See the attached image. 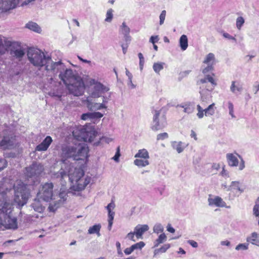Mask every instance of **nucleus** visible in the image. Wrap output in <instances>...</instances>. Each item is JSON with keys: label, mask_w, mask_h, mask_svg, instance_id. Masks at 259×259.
<instances>
[{"label": "nucleus", "mask_w": 259, "mask_h": 259, "mask_svg": "<svg viewBox=\"0 0 259 259\" xmlns=\"http://www.w3.org/2000/svg\"><path fill=\"white\" fill-rule=\"evenodd\" d=\"M7 161L5 159L0 158V171L7 167Z\"/></svg>", "instance_id": "6e6d98bb"}, {"label": "nucleus", "mask_w": 259, "mask_h": 259, "mask_svg": "<svg viewBox=\"0 0 259 259\" xmlns=\"http://www.w3.org/2000/svg\"><path fill=\"white\" fill-rule=\"evenodd\" d=\"M253 91H254V94H256L257 92L259 91V82H255L253 85Z\"/></svg>", "instance_id": "338daca9"}, {"label": "nucleus", "mask_w": 259, "mask_h": 259, "mask_svg": "<svg viewBox=\"0 0 259 259\" xmlns=\"http://www.w3.org/2000/svg\"><path fill=\"white\" fill-rule=\"evenodd\" d=\"M91 83L94 85L93 91L92 93V96L94 98H98L101 95L109 90V88L105 86L102 83L93 79L91 81Z\"/></svg>", "instance_id": "f8f14e48"}, {"label": "nucleus", "mask_w": 259, "mask_h": 259, "mask_svg": "<svg viewBox=\"0 0 259 259\" xmlns=\"http://www.w3.org/2000/svg\"><path fill=\"white\" fill-rule=\"evenodd\" d=\"M245 22L244 19L240 16L238 17L236 19V27L238 30H240L242 26L243 25L244 23Z\"/></svg>", "instance_id": "a18cd8bd"}, {"label": "nucleus", "mask_w": 259, "mask_h": 259, "mask_svg": "<svg viewBox=\"0 0 259 259\" xmlns=\"http://www.w3.org/2000/svg\"><path fill=\"white\" fill-rule=\"evenodd\" d=\"M113 10L112 9H110L108 10L106 13V18L105 19V21L107 22H111L113 19Z\"/></svg>", "instance_id": "de8ad7c7"}, {"label": "nucleus", "mask_w": 259, "mask_h": 259, "mask_svg": "<svg viewBox=\"0 0 259 259\" xmlns=\"http://www.w3.org/2000/svg\"><path fill=\"white\" fill-rule=\"evenodd\" d=\"M201 85L200 87V94L202 103L210 97V93L214 89L217 83L214 78L210 75H205L203 78L200 80Z\"/></svg>", "instance_id": "0eeeda50"}, {"label": "nucleus", "mask_w": 259, "mask_h": 259, "mask_svg": "<svg viewBox=\"0 0 259 259\" xmlns=\"http://www.w3.org/2000/svg\"><path fill=\"white\" fill-rule=\"evenodd\" d=\"M206 66L202 69V73L206 74L213 70L214 65L206 64Z\"/></svg>", "instance_id": "8fccbe9b"}, {"label": "nucleus", "mask_w": 259, "mask_h": 259, "mask_svg": "<svg viewBox=\"0 0 259 259\" xmlns=\"http://www.w3.org/2000/svg\"><path fill=\"white\" fill-rule=\"evenodd\" d=\"M166 240V236L163 233H161L154 241V247H157L160 244L163 243Z\"/></svg>", "instance_id": "58836bf2"}, {"label": "nucleus", "mask_w": 259, "mask_h": 259, "mask_svg": "<svg viewBox=\"0 0 259 259\" xmlns=\"http://www.w3.org/2000/svg\"><path fill=\"white\" fill-rule=\"evenodd\" d=\"M52 142V138L49 136H47L41 143L36 147L35 150L37 151H47Z\"/></svg>", "instance_id": "dca6fc26"}, {"label": "nucleus", "mask_w": 259, "mask_h": 259, "mask_svg": "<svg viewBox=\"0 0 259 259\" xmlns=\"http://www.w3.org/2000/svg\"><path fill=\"white\" fill-rule=\"evenodd\" d=\"M89 152L88 148L84 145L80 144H63L61 149V157L62 161L61 168L66 164L70 165L73 168V165L67 160L68 158H72L74 160H83L87 157Z\"/></svg>", "instance_id": "7ed1b4c3"}, {"label": "nucleus", "mask_w": 259, "mask_h": 259, "mask_svg": "<svg viewBox=\"0 0 259 259\" xmlns=\"http://www.w3.org/2000/svg\"><path fill=\"white\" fill-rule=\"evenodd\" d=\"M61 204L58 201H53L50 203L48 209L50 211L55 212Z\"/></svg>", "instance_id": "ea45409f"}, {"label": "nucleus", "mask_w": 259, "mask_h": 259, "mask_svg": "<svg viewBox=\"0 0 259 259\" xmlns=\"http://www.w3.org/2000/svg\"><path fill=\"white\" fill-rule=\"evenodd\" d=\"M166 16V11L163 10L162 11L160 16H159V24L160 25H162L164 23V20Z\"/></svg>", "instance_id": "864d4df0"}, {"label": "nucleus", "mask_w": 259, "mask_h": 259, "mask_svg": "<svg viewBox=\"0 0 259 259\" xmlns=\"http://www.w3.org/2000/svg\"><path fill=\"white\" fill-rule=\"evenodd\" d=\"M214 104L212 103L209 105L206 108L204 109V115L206 116H211L214 114L215 108Z\"/></svg>", "instance_id": "e433bc0d"}, {"label": "nucleus", "mask_w": 259, "mask_h": 259, "mask_svg": "<svg viewBox=\"0 0 259 259\" xmlns=\"http://www.w3.org/2000/svg\"><path fill=\"white\" fill-rule=\"evenodd\" d=\"M134 163L139 167H143L148 165L149 162L148 159L137 158L134 161Z\"/></svg>", "instance_id": "473e14b6"}, {"label": "nucleus", "mask_w": 259, "mask_h": 259, "mask_svg": "<svg viewBox=\"0 0 259 259\" xmlns=\"http://www.w3.org/2000/svg\"><path fill=\"white\" fill-rule=\"evenodd\" d=\"M179 43L181 50L185 51L188 46L187 36L185 34L182 35L180 37Z\"/></svg>", "instance_id": "2f4dec72"}, {"label": "nucleus", "mask_w": 259, "mask_h": 259, "mask_svg": "<svg viewBox=\"0 0 259 259\" xmlns=\"http://www.w3.org/2000/svg\"><path fill=\"white\" fill-rule=\"evenodd\" d=\"M221 175L224 178H228L229 177V172L224 168H223Z\"/></svg>", "instance_id": "774afa93"}, {"label": "nucleus", "mask_w": 259, "mask_h": 259, "mask_svg": "<svg viewBox=\"0 0 259 259\" xmlns=\"http://www.w3.org/2000/svg\"><path fill=\"white\" fill-rule=\"evenodd\" d=\"M145 244L144 242L140 241L132 245L131 246L134 251L136 249H141L145 246Z\"/></svg>", "instance_id": "09e8293b"}, {"label": "nucleus", "mask_w": 259, "mask_h": 259, "mask_svg": "<svg viewBox=\"0 0 259 259\" xmlns=\"http://www.w3.org/2000/svg\"><path fill=\"white\" fill-rule=\"evenodd\" d=\"M20 0H0V13L6 12L15 8Z\"/></svg>", "instance_id": "ddd939ff"}, {"label": "nucleus", "mask_w": 259, "mask_h": 259, "mask_svg": "<svg viewBox=\"0 0 259 259\" xmlns=\"http://www.w3.org/2000/svg\"><path fill=\"white\" fill-rule=\"evenodd\" d=\"M65 66L61 61L53 62L51 59L50 63H47L45 66V69L48 73H51L54 76L58 73H60L64 70Z\"/></svg>", "instance_id": "9b49d317"}, {"label": "nucleus", "mask_w": 259, "mask_h": 259, "mask_svg": "<svg viewBox=\"0 0 259 259\" xmlns=\"http://www.w3.org/2000/svg\"><path fill=\"white\" fill-rule=\"evenodd\" d=\"M120 156V148L119 147H118L117 148V150L115 155L113 157L112 159L115 160L116 162H118L119 158Z\"/></svg>", "instance_id": "13d9d810"}, {"label": "nucleus", "mask_w": 259, "mask_h": 259, "mask_svg": "<svg viewBox=\"0 0 259 259\" xmlns=\"http://www.w3.org/2000/svg\"><path fill=\"white\" fill-rule=\"evenodd\" d=\"M27 55L30 63L38 68L46 66V64L50 63L51 61V57L50 55L45 54L37 48H29L27 51Z\"/></svg>", "instance_id": "423d86ee"}, {"label": "nucleus", "mask_w": 259, "mask_h": 259, "mask_svg": "<svg viewBox=\"0 0 259 259\" xmlns=\"http://www.w3.org/2000/svg\"><path fill=\"white\" fill-rule=\"evenodd\" d=\"M29 185L24 184L23 182H19L13 188L6 187L3 183H0V187H2V190L5 194V198L8 202H9L12 206L13 194L14 193L13 200L15 203L19 206H22L26 204L30 196V190L28 188ZM13 208V207L12 206Z\"/></svg>", "instance_id": "f03ea898"}, {"label": "nucleus", "mask_w": 259, "mask_h": 259, "mask_svg": "<svg viewBox=\"0 0 259 259\" xmlns=\"http://www.w3.org/2000/svg\"><path fill=\"white\" fill-rule=\"evenodd\" d=\"M231 190H237L241 192L243 191V190L241 189L240 187V183L238 181L232 182L230 186H229L227 191H230Z\"/></svg>", "instance_id": "4c0bfd02"}, {"label": "nucleus", "mask_w": 259, "mask_h": 259, "mask_svg": "<svg viewBox=\"0 0 259 259\" xmlns=\"http://www.w3.org/2000/svg\"><path fill=\"white\" fill-rule=\"evenodd\" d=\"M59 77L66 85L70 94L75 96L83 94L84 90V83L72 69L65 67L64 70L59 74Z\"/></svg>", "instance_id": "20e7f679"}, {"label": "nucleus", "mask_w": 259, "mask_h": 259, "mask_svg": "<svg viewBox=\"0 0 259 259\" xmlns=\"http://www.w3.org/2000/svg\"><path fill=\"white\" fill-rule=\"evenodd\" d=\"M40 199V198H38V197L34 199L33 202L31 204V206L35 211L41 213L45 210V207L41 203Z\"/></svg>", "instance_id": "4be33fe9"}, {"label": "nucleus", "mask_w": 259, "mask_h": 259, "mask_svg": "<svg viewBox=\"0 0 259 259\" xmlns=\"http://www.w3.org/2000/svg\"><path fill=\"white\" fill-rule=\"evenodd\" d=\"M153 232L156 234L162 233L164 231L163 226L159 223H156L153 228Z\"/></svg>", "instance_id": "79ce46f5"}, {"label": "nucleus", "mask_w": 259, "mask_h": 259, "mask_svg": "<svg viewBox=\"0 0 259 259\" xmlns=\"http://www.w3.org/2000/svg\"><path fill=\"white\" fill-rule=\"evenodd\" d=\"M153 117L151 128L153 131H157L164 128L166 125L165 115L161 113V110L153 111Z\"/></svg>", "instance_id": "1a4fd4ad"}, {"label": "nucleus", "mask_w": 259, "mask_h": 259, "mask_svg": "<svg viewBox=\"0 0 259 259\" xmlns=\"http://www.w3.org/2000/svg\"><path fill=\"white\" fill-rule=\"evenodd\" d=\"M25 27L39 33L41 31V28L36 23L32 21H30L26 24Z\"/></svg>", "instance_id": "a878e982"}, {"label": "nucleus", "mask_w": 259, "mask_h": 259, "mask_svg": "<svg viewBox=\"0 0 259 259\" xmlns=\"http://www.w3.org/2000/svg\"><path fill=\"white\" fill-rule=\"evenodd\" d=\"M180 107L184 108V111L188 114L192 113L195 109V104L190 102L181 104Z\"/></svg>", "instance_id": "bb28decb"}, {"label": "nucleus", "mask_w": 259, "mask_h": 259, "mask_svg": "<svg viewBox=\"0 0 259 259\" xmlns=\"http://www.w3.org/2000/svg\"><path fill=\"white\" fill-rule=\"evenodd\" d=\"M101 228L100 224H96L92 227H90L88 230V233L89 234H97L98 236H100V231Z\"/></svg>", "instance_id": "f704fd0d"}, {"label": "nucleus", "mask_w": 259, "mask_h": 259, "mask_svg": "<svg viewBox=\"0 0 259 259\" xmlns=\"http://www.w3.org/2000/svg\"><path fill=\"white\" fill-rule=\"evenodd\" d=\"M135 157L138 158H142L145 159H148L149 158V153L145 149L139 150L138 152L135 154Z\"/></svg>", "instance_id": "7c9ffc66"}, {"label": "nucleus", "mask_w": 259, "mask_h": 259, "mask_svg": "<svg viewBox=\"0 0 259 259\" xmlns=\"http://www.w3.org/2000/svg\"><path fill=\"white\" fill-rule=\"evenodd\" d=\"M228 109L229 111V114L232 118H235V116L234 114V105L231 102H228Z\"/></svg>", "instance_id": "3c124183"}, {"label": "nucleus", "mask_w": 259, "mask_h": 259, "mask_svg": "<svg viewBox=\"0 0 259 259\" xmlns=\"http://www.w3.org/2000/svg\"><path fill=\"white\" fill-rule=\"evenodd\" d=\"M84 171L82 169L74 167L71 168L70 165L64 164L55 176L56 178L61 179L68 177L71 183L74 184L73 190L79 191L84 189L90 182V178L88 177L84 178Z\"/></svg>", "instance_id": "f257e3e1"}, {"label": "nucleus", "mask_w": 259, "mask_h": 259, "mask_svg": "<svg viewBox=\"0 0 259 259\" xmlns=\"http://www.w3.org/2000/svg\"><path fill=\"white\" fill-rule=\"evenodd\" d=\"M92 113V118L93 119H98L101 118L103 115L100 112H95Z\"/></svg>", "instance_id": "052dcab7"}, {"label": "nucleus", "mask_w": 259, "mask_h": 259, "mask_svg": "<svg viewBox=\"0 0 259 259\" xmlns=\"http://www.w3.org/2000/svg\"><path fill=\"white\" fill-rule=\"evenodd\" d=\"M223 35L226 38H228L229 39L233 40H234L235 41H236V38L234 36L231 35L230 34H229L228 33L224 32L223 34Z\"/></svg>", "instance_id": "e2e57ef3"}, {"label": "nucleus", "mask_w": 259, "mask_h": 259, "mask_svg": "<svg viewBox=\"0 0 259 259\" xmlns=\"http://www.w3.org/2000/svg\"><path fill=\"white\" fill-rule=\"evenodd\" d=\"M203 63L204 64L214 65L215 63L214 55L212 53L208 54L205 57Z\"/></svg>", "instance_id": "cd10ccee"}, {"label": "nucleus", "mask_w": 259, "mask_h": 259, "mask_svg": "<svg viewBox=\"0 0 259 259\" xmlns=\"http://www.w3.org/2000/svg\"><path fill=\"white\" fill-rule=\"evenodd\" d=\"M253 214L256 217L259 218V196L255 201V205L253 208Z\"/></svg>", "instance_id": "c03bdc74"}, {"label": "nucleus", "mask_w": 259, "mask_h": 259, "mask_svg": "<svg viewBox=\"0 0 259 259\" xmlns=\"http://www.w3.org/2000/svg\"><path fill=\"white\" fill-rule=\"evenodd\" d=\"M130 28L124 22L122 23L119 28V32L123 35L124 40L127 44H130L132 40V37L130 35Z\"/></svg>", "instance_id": "f3484780"}, {"label": "nucleus", "mask_w": 259, "mask_h": 259, "mask_svg": "<svg viewBox=\"0 0 259 259\" xmlns=\"http://www.w3.org/2000/svg\"><path fill=\"white\" fill-rule=\"evenodd\" d=\"M171 145L172 148L176 150L178 153H181L187 147L188 144L182 142L172 141L171 142Z\"/></svg>", "instance_id": "5701e85b"}, {"label": "nucleus", "mask_w": 259, "mask_h": 259, "mask_svg": "<svg viewBox=\"0 0 259 259\" xmlns=\"http://www.w3.org/2000/svg\"><path fill=\"white\" fill-rule=\"evenodd\" d=\"M115 207V204L113 200L108 204V205L106 207L107 211H108V228L109 230L111 229V227L113 224V221L114 219L115 212L113 211L112 210Z\"/></svg>", "instance_id": "2eb2a0df"}, {"label": "nucleus", "mask_w": 259, "mask_h": 259, "mask_svg": "<svg viewBox=\"0 0 259 259\" xmlns=\"http://www.w3.org/2000/svg\"><path fill=\"white\" fill-rule=\"evenodd\" d=\"M243 90L242 87L238 82L235 81H232L230 87V91L234 94H236L237 92H241Z\"/></svg>", "instance_id": "c756f323"}, {"label": "nucleus", "mask_w": 259, "mask_h": 259, "mask_svg": "<svg viewBox=\"0 0 259 259\" xmlns=\"http://www.w3.org/2000/svg\"><path fill=\"white\" fill-rule=\"evenodd\" d=\"M247 243L259 246V234L256 232H252L250 236L246 238Z\"/></svg>", "instance_id": "b1692460"}, {"label": "nucleus", "mask_w": 259, "mask_h": 259, "mask_svg": "<svg viewBox=\"0 0 259 259\" xmlns=\"http://www.w3.org/2000/svg\"><path fill=\"white\" fill-rule=\"evenodd\" d=\"M165 65V63L162 62L154 63L153 65V70L156 74H159L160 71L163 69Z\"/></svg>", "instance_id": "c9c22d12"}, {"label": "nucleus", "mask_w": 259, "mask_h": 259, "mask_svg": "<svg viewBox=\"0 0 259 259\" xmlns=\"http://www.w3.org/2000/svg\"><path fill=\"white\" fill-rule=\"evenodd\" d=\"M135 237H136V233H135V232L134 231V232H131L130 233H128L127 234L126 238L129 240H132L133 241L135 242L137 240V239H135Z\"/></svg>", "instance_id": "4d7b16f0"}, {"label": "nucleus", "mask_w": 259, "mask_h": 259, "mask_svg": "<svg viewBox=\"0 0 259 259\" xmlns=\"http://www.w3.org/2000/svg\"><path fill=\"white\" fill-rule=\"evenodd\" d=\"M228 164L231 166H236L238 164L237 157L232 153H228L226 155Z\"/></svg>", "instance_id": "393cba45"}, {"label": "nucleus", "mask_w": 259, "mask_h": 259, "mask_svg": "<svg viewBox=\"0 0 259 259\" xmlns=\"http://www.w3.org/2000/svg\"><path fill=\"white\" fill-rule=\"evenodd\" d=\"M2 39H0V54L5 53L6 49L5 48Z\"/></svg>", "instance_id": "0e129e2a"}, {"label": "nucleus", "mask_w": 259, "mask_h": 259, "mask_svg": "<svg viewBox=\"0 0 259 259\" xmlns=\"http://www.w3.org/2000/svg\"><path fill=\"white\" fill-rule=\"evenodd\" d=\"M25 55L24 50L21 48L19 49L18 50H15L14 53H11V55L15 57L16 58L21 59Z\"/></svg>", "instance_id": "a19ab883"}, {"label": "nucleus", "mask_w": 259, "mask_h": 259, "mask_svg": "<svg viewBox=\"0 0 259 259\" xmlns=\"http://www.w3.org/2000/svg\"><path fill=\"white\" fill-rule=\"evenodd\" d=\"M248 246L249 244L247 242L240 243L236 246L235 249L236 250H246L248 249Z\"/></svg>", "instance_id": "49530a36"}, {"label": "nucleus", "mask_w": 259, "mask_h": 259, "mask_svg": "<svg viewBox=\"0 0 259 259\" xmlns=\"http://www.w3.org/2000/svg\"><path fill=\"white\" fill-rule=\"evenodd\" d=\"M168 135L167 133H160L157 136V140H163L164 139H166L168 138Z\"/></svg>", "instance_id": "603ef678"}, {"label": "nucleus", "mask_w": 259, "mask_h": 259, "mask_svg": "<svg viewBox=\"0 0 259 259\" xmlns=\"http://www.w3.org/2000/svg\"><path fill=\"white\" fill-rule=\"evenodd\" d=\"M159 39L158 35H153L151 36L149 41L152 44H155L156 42H157Z\"/></svg>", "instance_id": "680f3d73"}, {"label": "nucleus", "mask_w": 259, "mask_h": 259, "mask_svg": "<svg viewBox=\"0 0 259 259\" xmlns=\"http://www.w3.org/2000/svg\"><path fill=\"white\" fill-rule=\"evenodd\" d=\"M5 47L9 49L11 55V53H14L15 50H18L21 48V43L18 41L6 40L5 41Z\"/></svg>", "instance_id": "aec40b11"}, {"label": "nucleus", "mask_w": 259, "mask_h": 259, "mask_svg": "<svg viewBox=\"0 0 259 259\" xmlns=\"http://www.w3.org/2000/svg\"><path fill=\"white\" fill-rule=\"evenodd\" d=\"M44 170V167L42 165L36 162H33L29 167L25 168V176L28 179V182L26 184L28 185H33L35 184L37 178Z\"/></svg>", "instance_id": "6e6552de"}, {"label": "nucleus", "mask_w": 259, "mask_h": 259, "mask_svg": "<svg viewBox=\"0 0 259 259\" xmlns=\"http://www.w3.org/2000/svg\"><path fill=\"white\" fill-rule=\"evenodd\" d=\"M149 229L147 225H138L134 228V231L136 233L137 239L142 238L143 234L147 231Z\"/></svg>", "instance_id": "a211bd4d"}, {"label": "nucleus", "mask_w": 259, "mask_h": 259, "mask_svg": "<svg viewBox=\"0 0 259 259\" xmlns=\"http://www.w3.org/2000/svg\"><path fill=\"white\" fill-rule=\"evenodd\" d=\"M112 141V139L107 137H102L99 138V140L94 143L93 145L95 146H101L103 143L109 144Z\"/></svg>", "instance_id": "72a5a7b5"}, {"label": "nucleus", "mask_w": 259, "mask_h": 259, "mask_svg": "<svg viewBox=\"0 0 259 259\" xmlns=\"http://www.w3.org/2000/svg\"><path fill=\"white\" fill-rule=\"evenodd\" d=\"M15 138L12 134L4 136L0 138V149H11L15 144Z\"/></svg>", "instance_id": "4468645a"}, {"label": "nucleus", "mask_w": 259, "mask_h": 259, "mask_svg": "<svg viewBox=\"0 0 259 259\" xmlns=\"http://www.w3.org/2000/svg\"><path fill=\"white\" fill-rule=\"evenodd\" d=\"M170 247L169 244H165L162 246L158 249H156L154 250V255H156L159 252L163 253L166 251V250L169 249Z\"/></svg>", "instance_id": "37998d69"}, {"label": "nucleus", "mask_w": 259, "mask_h": 259, "mask_svg": "<svg viewBox=\"0 0 259 259\" xmlns=\"http://www.w3.org/2000/svg\"><path fill=\"white\" fill-rule=\"evenodd\" d=\"M209 205H215L217 207H226V203L222 198L219 196H215L214 198H209L208 199Z\"/></svg>", "instance_id": "6ab92c4d"}, {"label": "nucleus", "mask_w": 259, "mask_h": 259, "mask_svg": "<svg viewBox=\"0 0 259 259\" xmlns=\"http://www.w3.org/2000/svg\"><path fill=\"white\" fill-rule=\"evenodd\" d=\"M188 243L191 245L193 247L196 248L198 247V243L192 240H189L188 241Z\"/></svg>", "instance_id": "69168bd1"}, {"label": "nucleus", "mask_w": 259, "mask_h": 259, "mask_svg": "<svg viewBox=\"0 0 259 259\" xmlns=\"http://www.w3.org/2000/svg\"><path fill=\"white\" fill-rule=\"evenodd\" d=\"M59 197L60 199L58 200L62 204L66 200L67 198V191L64 187L61 188L59 194Z\"/></svg>", "instance_id": "c85d7f7f"}, {"label": "nucleus", "mask_w": 259, "mask_h": 259, "mask_svg": "<svg viewBox=\"0 0 259 259\" xmlns=\"http://www.w3.org/2000/svg\"><path fill=\"white\" fill-rule=\"evenodd\" d=\"M94 107L97 110H100L102 109L106 108L107 107L104 105V103H96Z\"/></svg>", "instance_id": "bf43d9fd"}, {"label": "nucleus", "mask_w": 259, "mask_h": 259, "mask_svg": "<svg viewBox=\"0 0 259 259\" xmlns=\"http://www.w3.org/2000/svg\"><path fill=\"white\" fill-rule=\"evenodd\" d=\"M81 118L82 120H86L88 119H92V113L88 112L86 113L82 114Z\"/></svg>", "instance_id": "5fc2aeb1"}, {"label": "nucleus", "mask_w": 259, "mask_h": 259, "mask_svg": "<svg viewBox=\"0 0 259 259\" xmlns=\"http://www.w3.org/2000/svg\"><path fill=\"white\" fill-rule=\"evenodd\" d=\"M2 188L0 187V216L2 221L1 225L5 226L9 229L15 230L18 228L17 219L11 217L13 208L12 205L6 201L7 199L5 198V194L2 190Z\"/></svg>", "instance_id": "39448f33"}, {"label": "nucleus", "mask_w": 259, "mask_h": 259, "mask_svg": "<svg viewBox=\"0 0 259 259\" xmlns=\"http://www.w3.org/2000/svg\"><path fill=\"white\" fill-rule=\"evenodd\" d=\"M53 184L52 183H46L40 188L37 194V197L45 201L48 202L52 199L53 197Z\"/></svg>", "instance_id": "9d476101"}, {"label": "nucleus", "mask_w": 259, "mask_h": 259, "mask_svg": "<svg viewBox=\"0 0 259 259\" xmlns=\"http://www.w3.org/2000/svg\"><path fill=\"white\" fill-rule=\"evenodd\" d=\"M97 132L91 128L90 130H87L85 133L84 140L89 142H95V138L97 137Z\"/></svg>", "instance_id": "412c9836"}]
</instances>
